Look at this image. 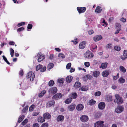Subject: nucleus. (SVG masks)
<instances>
[{"label": "nucleus", "mask_w": 127, "mask_h": 127, "mask_svg": "<svg viewBox=\"0 0 127 127\" xmlns=\"http://www.w3.org/2000/svg\"><path fill=\"white\" fill-rule=\"evenodd\" d=\"M28 106H27L25 108H23L22 110V111L23 112L25 113L28 110Z\"/></svg>", "instance_id": "49530a36"}, {"label": "nucleus", "mask_w": 127, "mask_h": 127, "mask_svg": "<svg viewBox=\"0 0 127 127\" xmlns=\"http://www.w3.org/2000/svg\"><path fill=\"white\" fill-rule=\"evenodd\" d=\"M41 127H48L49 125L47 123H44L42 124Z\"/></svg>", "instance_id": "09e8293b"}, {"label": "nucleus", "mask_w": 127, "mask_h": 127, "mask_svg": "<svg viewBox=\"0 0 127 127\" xmlns=\"http://www.w3.org/2000/svg\"><path fill=\"white\" fill-rule=\"evenodd\" d=\"M54 66V64L52 63L49 64L47 66V68L48 69H50L53 68Z\"/></svg>", "instance_id": "72a5a7b5"}, {"label": "nucleus", "mask_w": 127, "mask_h": 127, "mask_svg": "<svg viewBox=\"0 0 127 127\" xmlns=\"http://www.w3.org/2000/svg\"><path fill=\"white\" fill-rule=\"evenodd\" d=\"M86 77L87 79H91L93 78L92 76L90 74H88L86 75Z\"/></svg>", "instance_id": "5fc2aeb1"}, {"label": "nucleus", "mask_w": 127, "mask_h": 127, "mask_svg": "<svg viewBox=\"0 0 127 127\" xmlns=\"http://www.w3.org/2000/svg\"><path fill=\"white\" fill-rule=\"evenodd\" d=\"M77 9L79 13L80 14L84 12L86 10V8L85 7H77Z\"/></svg>", "instance_id": "1a4fd4ad"}, {"label": "nucleus", "mask_w": 127, "mask_h": 127, "mask_svg": "<svg viewBox=\"0 0 127 127\" xmlns=\"http://www.w3.org/2000/svg\"><path fill=\"white\" fill-rule=\"evenodd\" d=\"M55 101L53 100H51L49 101L48 103H47V106H48L49 107H50L52 105H54L55 104Z\"/></svg>", "instance_id": "393cba45"}, {"label": "nucleus", "mask_w": 127, "mask_h": 127, "mask_svg": "<svg viewBox=\"0 0 127 127\" xmlns=\"http://www.w3.org/2000/svg\"><path fill=\"white\" fill-rule=\"evenodd\" d=\"M120 71L123 73H125L126 72V70L123 66H120Z\"/></svg>", "instance_id": "c9c22d12"}, {"label": "nucleus", "mask_w": 127, "mask_h": 127, "mask_svg": "<svg viewBox=\"0 0 127 127\" xmlns=\"http://www.w3.org/2000/svg\"><path fill=\"white\" fill-rule=\"evenodd\" d=\"M101 94V92L100 91H97L96 92L95 94V96H99Z\"/></svg>", "instance_id": "c03bdc74"}, {"label": "nucleus", "mask_w": 127, "mask_h": 127, "mask_svg": "<svg viewBox=\"0 0 127 127\" xmlns=\"http://www.w3.org/2000/svg\"><path fill=\"white\" fill-rule=\"evenodd\" d=\"M109 74V72L107 70L104 71L102 73V76L104 77H107Z\"/></svg>", "instance_id": "a211bd4d"}, {"label": "nucleus", "mask_w": 127, "mask_h": 127, "mask_svg": "<svg viewBox=\"0 0 127 127\" xmlns=\"http://www.w3.org/2000/svg\"><path fill=\"white\" fill-rule=\"evenodd\" d=\"M115 96L116 99V102L118 104H122L123 102L122 98L120 97L119 95L116 94L115 95Z\"/></svg>", "instance_id": "f03ea898"}, {"label": "nucleus", "mask_w": 127, "mask_h": 127, "mask_svg": "<svg viewBox=\"0 0 127 127\" xmlns=\"http://www.w3.org/2000/svg\"><path fill=\"white\" fill-rule=\"evenodd\" d=\"M34 108V105H31L30 107L29 108V111H33V109Z\"/></svg>", "instance_id": "603ef678"}, {"label": "nucleus", "mask_w": 127, "mask_h": 127, "mask_svg": "<svg viewBox=\"0 0 127 127\" xmlns=\"http://www.w3.org/2000/svg\"><path fill=\"white\" fill-rule=\"evenodd\" d=\"M85 66L87 67H89L90 65V63L89 62H85L84 63Z\"/></svg>", "instance_id": "680f3d73"}, {"label": "nucleus", "mask_w": 127, "mask_h": 127, "mask_svg": "<svg viewBox=\"0 0 127 127\" xmlns=\"http://www.w3.org/2000/svg\"><path fill=\"white\" fill-rule=\"evenodd\" d=\"M46 69V67L45 66H44L42 68H41V69L40 71L41 72H44Z\"/></svg>", "instance_id": "13d9d810"}, {"label": "nucleus", "mask_w": 127, "mask_h": 127, "mask_svg": "<svg viewBox=\"0 0 127 127\" xmlns=\"http://www.w3.org/2000/svg\"><path fill=\"white\" fill-rule=\"evenodd\" d=\"M72 100V98L69 97L65 100L64 102L66 104H68L71 103Z\"/></svg>", "instance_id": "bb28decb"}, {"label": "nucleus", "mask_w": 127, "mask_h": 127, "mask_svg": "<svg viewBox=\"0 0 127 127\" xmlns=\"http://www.w3.org/2000/svg\"><path fill=\"white\" fill-rule=\"evenodd\" d=\"M119 73H118L117 74V75L116 76H113V80H116L117 78H119Z\"/></svg>", "instance_id": "a18cd8bd"}, {"label": "nucleus", "mask_w": 127, "mask_h": 127, "mask_svg": "<svg viewBox=\"0 0 127 127\" xmlns=\"http://www.w3.org/2000/svg\"><path fill=\"white\" fill-rule=\"evenodd\" d=\"M43 116L44 117L45 120L49 119H50L51 117V116L50 114L48 112L46 113L43 115Z\"/></svg>", "instance_id": "4468645a"}, {"label": "nucleus", "mask_w": 127, "mask_h": 127, "mask_svg": "<svg viewBox=\"0 0 127 127\" xmlns=\"http://www.w3.org/2000/svg\"><path fill=\"white\" fill-rule=\"evenodd\" d=\"M116 26L117 29H121V26L120 24L118 23H116Z\"/></svg>", "instance_id": "052dcab7"}, {"label": "nucleus", "mask_w": 127, "mask_h": 127, "mask_svg": "<svg viewBox=\"0 0 127 127\" xmlns=\"http://www.w3.org/2000/svg\"><path fill=\"white\" fill-rule=\"evenodd\" d=\"M89 125L88 124L84 123L82 124L81 127H89Z\"/></svg>", "instance_id": "864d4df0"}, {"label": "nucleus", "mask_w": 127, "mask_h": 127, "mask_svg": "<svg viewBox=\"0 0 127 127\" xmlns=\"http://www.w3.org/2000/svg\"><path fill=\"white\" fill-rule=\"evenodd\" d=\"M73 77L70 75L68 76L66 78V81L67 83H70L73 79Z\"/></svg>", "instance_id": "412c9836"}, {"label": "nucleus", "mask_w": 127, "mask_h": 127, "mask_svg": "<svg viewBox=\"0 0 127 127\" xmlns=\"http://www.w3.org/2000/svg\"><path fill=\"white\" fill-rule=\"evenodd\" d=\"M124 108L122 106H118L115 109V111L117 113H119L122 112L124 110Z\"/></svg>", "instance_id": "6e6552de"}, {"label": "nucleus", "mask_w": 127, "mask_h": 127, "mask_svg": "<svg viewBox=\"0 0 127 127\" xmlns=\"http://www.w3.org/2000/svg\"><path fill=\"white\" fill-rule=\"evenodd\" d=\"M88 32L89 35H91L94 33V32L93 30H91L90 31H88Z\"/></svg>", "instance_id": "0e129e2a"}, {"label": "nucleus", "mask_w": 127, "mask_h": 127, "mask_svg": "<svg viewBox=\"0 0 127 127\" xmlns=\"http://www.w3.org/2000/svg\"><path fill=\"white\" fill-rule=\"evenodd\" d=\"M10 55L12 57H13L14 56V50L12 48H11L10 49Z\"/></svg>", "instance_id": "58836bf2"}, {"label": "nucleus", "mask_w": 127, "mask_h": 127, "mask_svg": "<svg viewBox=\"0 0 127 127\" xmlns=\"http://www.w3.org/2000/svg\"><path fill=\"white\" fill-rule=\"evenodd\" d=\"M118 82L122 84L125 82V80L122 77H121L119 79Z\"/></svg>", "instance_id": "c85d7f7f"}, {"label": "nucleus", "mask_w": 127, "mask_h": 127, "mask_svg": "<svg viewBox=\"0 0 127 127\" xmlns=\"http://www.w3.org/2000/svg\"><path fill=\"white\" fill-rule=\"evenodd\" d=\"M28 120L27 119H25L21 123V125L23 126L25 125L28 122Z\"/></svg>", "instance_id": "ea45409f"}, {"label": "nucleus", "mask_w": 127, "mask_h": 127, "mask_svg": "<svg viewBox=\"0 0 127 127\" xmlns=\"http://www.w3.org/2000/svg\"><path fill=\"white\" fill-rule=\"evenodd\" d=\"M24 74L23 71V70H21L19 72V75L21 76H22Z\"/></svg>", "instance_id": "774afa93"}, {"label": "nucleus", "mask_w": 127, "mask_h": 127, "mask_svg": "<svg viewBox=\"0 0 127 127\" xmlns=\"http://www.w3.org/2000/svg\"><path fill=\"white\" fill-rule=\"evenodd\" d=\"M112 45V44L111 43L109 44L106 45V47L107 49H110L111 48Z\"/></svg>", "instance_id": "de8ad7c7"}, {"label": "nucleus", "mask_w": 127, "mask_h": 127, "mask_svg": "<svg viewBox=\"0 0 127 127\" xmlns=\"http://www.w3.org/2000/svg\"><path fill=\"white\" fill-rule=\"evenodd\" d=\"M15 44V43L13 41H10L9 43V44L10 45H14Z\"/></svg>", "instance_id": "69168bd1"}, {"label": "nucleus", "mask_w": 127, "mask_h": 127, "mask_svg": "<svg viewBox=\"0 0 127 127\" xmlns=\"http://www.w3.org/2000/svg\"><path fill=\"white\" fill-rule=\"evenodd\" d=\"M88 87L86 86H83L81 87L79 89L82 91H86L88 90Z\"/></svg>", "instance_id": "cd10ccee"}, {"label": "nucleus", "mask_w": 127, "mask_h": 127, "mask_svg": "<svg viewBox=\"0 0 127 127\" xmlns=\"http://www.w3.org/2000/svg\"><path fill=\"white\" fill-rule=\"evenodd\" d=\"M45 119L44 117H43L41 116H39L37 119V121L38 122L40 123H43L45 122Z\"/></svg>", "instance_id": "aec40b11"}, {"label": "nucleus", "mask_w": 127, "mask_h": 127, "mask_svg": "<svg viewBox=\"0 0 127 127\" xmlns=\"http://www.w3.org/2000/svg\"><path fill=\"white\" fill-rule=\"evenodd\" d=\"M46 93V91L45 90L42 91L41 93L38 95V96L40 97H42L44 94Z\"/></svg>", "instance_id": "473e14b6"}, {"label": "nucleus", "mask_w": 127, "mask_h": 127, "mask_svg": "<svg viewBox=\"0 0 127 127\" xmlns=\"http://www.w3.org/2000/svg\"><path fill=\"white\" fill-rule=\"evenodd\" d=\"M25 22H22L19 23L17 24V26L18 27L25 25Z\"/></svg>", "instance_id": "6e6d98bb"}, {"label": "nucleus", "mask_w": 127, "mask_h": 127, "mask_svg": "<svg viewBox=\"0 0 127 127\" xmlns=\"http://www.w3.org/2000/svg\"><path fill=\"white\" fill-rule=\"evenodd\" d=\"M26 77L27 78H30L31 81H32L35 77V74L34 73H32V71H31L27 73Z\"/></svg>", "instance_id": "f257e3e1"}, {"label": "nucleus", "mask_w": 127, "mask_h": 127, "mask_svg": "<svg viewBox=\"0 0 127 127\" xmlns=\"http://www.w3.org/2000/svg\"><path fill=\"white\" fill-rule=\"evenodd\" d=\"M107 65L108 63L106 62L102 63L101 66L100 67V68H102V69H105L107 68Z\"/></svg>", "instance_id": "a878e982"}, {"label": "nucleus", "mask_w": 127, "mask_h": 127, "mask_svg": "<svg viewBox=\"0 0 127 127\" xmlns=\"http://www.w3.org/2000/svg\"><path fill=\"white\" fill-rule=\"evenodd\" d=\"M42 65L40 64H39L37 65L36 66V70L37 71L38 70L40 69H41V68L42 67Z\"/></svg>", "instance_id": "79ce46f5"}, {"label": "nucleus", "mask_w": 127, "mask_h": 127, "mask_svg": "<svg viewBox=\"0 0 127 127\" xmlns=\"http://www.w3.org/2000/svg\"><path fill=\"white\" fill-rule=\"evenodd\" d=\"M85 57L88 59L91 58L93 57V54L89 51H87L84 54Z\"/></svg>", "instance_id": "39448f33"}, {"label": "nucleus", "mask_w": 127, "mask_h": 127, "mask_svg": "<svg viewBox=\"0 0 127 127\" xmlns=\"http://www.w3.org/2000/svg\"><path fill=\"white\" fill-rule=\"evenodd\" d=\"M33 26L32 25L30 24H29L28 25L27 29H31L32 28Z\"/></svg>", "instance_id": "bf43d9fd"}, {"label": "nucleus", "mask_w": 127, "mask_h": 127, "mask_svg": "<svg viewBox=\"0 0 127 127\" xmlns=\"http://www.w3.org/2000/svg\"><path fill=\"white\" fill-rule=\"evenodd\" d=\"M39 124L37 123L34 124L32 126V127H39Z\"/></svg>", "instance_id": "e2e57ef3"}, {"label": "nucleus", "mask_w": 127, "mask_h": 127, "mask_svg": "<svg viewBox=\"0 0 127 127\" xmlns=\"http://www.w3.org/2000/svg\"><path fill=\"white\" fill-rule=\"evenodd\" d=\"M114 49L118 51H119L121 50V48L120 46H116L114 47Z\"/></svg>", "instance_id": "4c0bfd02"}, {"label": "nucleus", "mask_w": 127, "mask_h": 127, "mask_svg": "<svg viewBox=\"0 0 127 127\" xmlns=\"http://www.w3.org/2000/svg\"><path fill=\"white\" fill-rule=\"evenodd\" d=\"M84 108V106L83 105L79 104L76 106V109L78 111H80L82 110Z\"/></svg>", "instance_id": "dca6fc26"}, {"label": "nucleus", "mask_w": 127, "mask_h": 127, "mask_svg": "<svg viewBox=\"0 0 127 127\" xmlns=\"http://www.w3.org/2000/svg\"><path fill=\"white\" fill-rule=\"evenodd\" d=\"M123 56H121L120 58L123 60H124L125 59L127 58V50H125L123 52Z\"/></svg>", "instance_id": "f8f14e48"}, {"label": "nucleus", "mask_w": 127, "mask_h": 127, "mask_svg": "<svg viewBox=\"0 0 127 127\" xmlns=\"http://www.w3.org/2000/svg\"><path fill=\"white\" fill-rule=\"evenodd\" d=\"M71 42H73L74 44L75 45L77 44L78 42V39L77 38H76L75 39H74V40H72L71 41Z\"/></svg>", "instance_id": "37998d69"}, {"label": "nucleus", "mask_w": 127, "mask_h": 127, "mask_svg": "<svg viewBox=\"0 0 127 127\" xmlns=\"http://www.w3.org/2000/svg\"><path fill=\"white\" fill-rule=\"evenodd\" d=\"M102 38V36L100 35H97L93 38V39L95 41L100 40Z\"/></svg>", "instance_id": "ddd939ff"}, {"label": "nucleus", "mask_w": 127, "mask_h": 127, "mask_svg": "<svg viewBox=\"0 0 127 127\" xmlns=\"http://www.w3.org/2000/svg\"><path fill=\"white\" fill-rule=\"evenodd\" d=\"M96 102L95 100L93 99H91L89 101L88 104L91 106H92L95 104Z\"/></svg>", "instance_id": "5701e85b"}, {"label": "nucleus", "mask_w": 127, "mask_h": 127, "mask_svg": "<svg viewBox=\"0 0 127 127\" xmlns=\"http://www.w3.org/2000/svg\"><path fill=\"white\" fill-rule=\"evenodd\" d=\"M81 85V83L79 82H75L74 86L76 88L80 87Z\"/></svg>", "instance_id": "7c9ffc66"}, {"label": "nucleus", "mask_w": 127, "mask_h": 127, "mask_svg": "<svg viewBox=\"0 0 127 127\" xmlns=\"http://www.w3.org/2000/svg\"><path fill=\"white\" fill-rule=\"evenodd\" d=\"M25 118V116L24 115H22L20 116L18 119V122L19 123H20Z\"/></svg>", "instance_id": "e433bc0d"}, {"label": "nucleus", "mask_w": 127, "mask_h": 127, "mask_svg": "<svg viewBox=\"0 0 127 127\" xmlns=\"http://www.w3.org/2000/svg\"><path fill=\"white\" fill-rule=\"evenodd\" d=\"M80 119L82 122H86L88 121L89 118L88 116L85 115H83L81 117Z\"/></svg>", "instance_id": "0eeeda50"}, {"label": "nucleus", "mask_w": 127, "mask_h": 127, "mask_svg": "<svg viewBox=\"0 0 127 127\" xmlns=\"http://www.w3.org/2000/svg\"><path fill=\"white\" fill-rule=\"evenodd\" d=\"M71 63H68L67 65L66 66V68L67 69H69L70 68L71 66Z\"/></svg>", "instance_id": "8fccbe9b"}, {"label": "nucleus", "mask_w": 127, "mask_h": 127, "mask_svg": "<svg viewBox=\"0 0 127 127\" xmlns=\"http://www.w3.org/2000/svg\"><path fill=\"white\" fill-rule=\"evenodd\" d=\"M87 42L86 41H83L80 42L79 45V48L80 49H82L84 48L86 46Z\"/></svg>", "instance_id": "9d476101"}, {"label": "nucleus", "mask_w": 127, "mask_h": 127, "mask_svg": "<svg viewBox=\"0 0 127 127\" xmlns=\"http://www.w3.org/2000/svg\"><path fill=\"white\" fill-rule=\"evenodd\" d=\"M64 79L63 78L59 79L58 80V82L59 83L63 84L64 83Z\"/></svg>", "instance_id": "a19ab883"}, {"label": "nucleus", "mask_w": 127, "mask_h": 127, "mask_svg": "<svg viewBox=\"0 0 127 127\" xmlns=\"http://www.w3.org/2000/svg\"><path fill=\"white\" fill-rule=\"evenodd\" d=\"M45 56L43 55H40L38 59V61L40 62L43 60L45 58Z\"/></svg>", "instance_id": "4be33fe9"}, {"label": "nucleus", "mask_w": 127, "mask_h": 127, "mask_svg": "<svg viewBox=\"0 0 127 127\" xmlns=\"http://www.w3.org/2000/svg\"><path fill=\"white\" fill-rule=\"evenodd\" d=\"M105 106V104L104 102H101L98 104V107L101 110L104 109Z\"/></svg>", "instance_id": "9b49d317"}, {"label": "nucleus", "mask_w": 127, "mask_h": 127, "mask_svg": "<svg viewBox=\"0 0 127 127\" xmlns=\"http://www.w3.org/2000/svg\"><path fill=\"white\" fill-rule=\"evenodd\" d=\"M75 107V104H71L68 107V109L69 111H72L74 110Z\"/></svg>", "instance_id": "f3484780"}, {"label": "nucleus", "mask_w": 127, "mask_h": 127, "mask_svg": "<svg viewBox=\"0 0 127 127\" xmlns=\"http://www.w3.org/2000/svg\"><path fill=\"white\" fill-rule=\"evenodd\" d=\"M102 10V9L101 7L98 6L96 7L95 10V12L97 13H99L101 12Z\"/></svg>", "instance_id": "2eb2a0df"}, {"label": "nucleus", "mask_w": 127, "mask_h": 127, "mask_svg": "<svg viewBox=\"0 0 127 127\" xmlns=\"http://www.w3.org/2000/svg\"><path fill=\"white\" fill-rule=\"evenodd\" d=\"M24 30V28L23 27H21L18 29L17 31L18 32H19L21 31H22Z\"/></svg>", "instance_id": "3c124183"}, {"label": "nucleus", "mask_w": 127, "mask_h": 127, "mask_svg": "<svg viewBox=\"0 0 127 127\" xmlns=\"http://www.w3.org/2000/svg\"><path fill=\"white\" fill-rule=\"evenodd\" d=\"M64 117L62 115H59L57 118V120L58 122H62L64 120Z\"/></svg>", "instance_id": "6ab92c4d"}, {"label": "nucleus", "mask_w": 127, "mask_h": 127, "mask_svg": "<svg viewBox=\"0 0 127 127\" xmlns=\"http://www.w3.org/2000/svg\"><path fill=\"white\" fill-rule=\"evenodd\" d=\"M100 72L98 71H94L93 72V75L95 77H98L99 75Z\"/></svg>", "instance_id": "b1692460"}, {"label": "nucleus", "mask_w": 127, "mask_h": 127, "mask_svg": "<svg viewBox=\"0 0 127 127\" xmlns=\"http://www.w3.org/2000/svg\"><path fill=\"white\" fill-rule=\"evenodd\" d=\"M58 57H61L63 59L65 57L64 55L62 53H60L59 54Z\"/></svg>", "instance_id": "4d7b16f0"}, {"label": "nucleus", "mask_w": 127, "mask_h": 127, "mask_svg": "<svg viewBox=\"0 0 127 127\" xmlns=\"http://www.w3.org/2000/svg\"><path fill=\"white\" fill-rule=\"evenodd\" d=\"M39 112H34L33 114V115L34 116H36L38 115Z\"/></svg>", "instance_id": "338daca9"}, {"label": "nucleus", "mask_w": 127, "mask_h": 127, "mask_svg": "<svg viewBox=\"0 0 127 127\" xmlns=\"http://www.w3.org/2000/svg\"><path fill=\"white\" fill-rule=\"evenodd\" d=\"M106 99L108 102L111 101H112V96L109 95H107L106 96Z\"/></svg>", "instance_id": "c756f323"}, {"label": "nucleus", "mask_w": 127, "mask_h": 127, "mask_svg": "<svg viewBox=\"0 0 127 127\" xmlns=\"http://www.w3.org/2000/svg\"><path fill=\"white\" fill-rule=\"evenodd\" d=\"M77 97V95L76 93H74L72 94L71 95V97L72 98L75 99Z\"/></svg>", "instance_id": "2f4dec72"}, {"label": "nucleus", "mask_w": 127, "mask_h": 127, "mask_svg": "<svg viewBox=\"0 0 127 127\" xmlns=\"http://www.w3.org/2000/svg\"><path fill=\"white\" fill-rule=\"evenodd\" d=\"M103 121H99L95 124V125L97 127H105L103 124Z\"/></svg>", "instance_id": "423d86ee"}, {"label": "nucleus", "mask_w": 127, "mask_h": 127, "mask_svg": "<svg viewBox=\"0 0 127 127\" xmlns=\"http://www.w3.org/2000/svg\"><path fill=\"white\" fill-rule=\"evenodd\" d=\"M63 96L62 94L60 93H57L52 97V99L55 100H57L61 98Z\"/></svg>", "instance_id": "20e7f679"}, {"label": "nucleus", "mask_w": 127, "mask_h": 127, "mask_svg": "<svg viewBox=\"0 0 127 127\" xmlns=\"http://www.w3.org/2000/svg\"><path fill=\"white\" fill-rule=\"evenodd\" d=\"M58 91L57 88L56 87H53L50 88L48 90L49 94L54 95Z\"/></svg>", "instance_id": "7ed1b4c3"}, {"label": "nucleus", "mask_w": 127, "mask_h": 127, "mask_svg": "<svg viewBox=\"0 0 127 127\" xmlns=\"http://www.w3.org/2000/svg\"><path fill=\"white\" fill-rule=\"evenodd\" d=\"M54 81L53 80H50L48 83V86L50 87L53 86L54 84Z\"/></svg>", "instance_id": "f704fd0d"}]
</instances>
